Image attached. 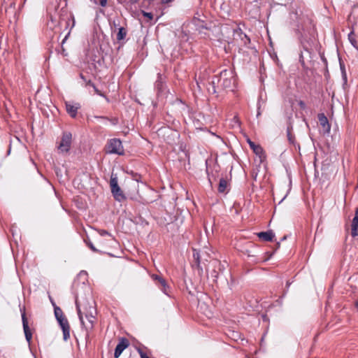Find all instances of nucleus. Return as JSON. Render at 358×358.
Here are the masks:
<instances>
[{
	"instance_id": "obj_28",
	"label": "nucleus",
	"mask_w": 358,
	"mask_h": 358,
	"mask_svg": "<svg viewBox=\"0 0 358 358\" xmlns=\"http://www.w3.org/2000/svg\"><path fill=\"white\" fill-rule=\"evenodd\" d=\"M71 21H72V24H71V28L74 26L75 24V21H74V18L73 17H69L66 22V27H68L70 24V22Z\"/></svg>"
},
{
	"instance_id": "obj_5",
	"label": "nucleus",
	"mask_w": 358,
	"mask_h": 358,
	"mask_svg": "<svg viewBox=\"0 0 358 358\" xmlns=\"http://www.w3.org/2000/svg\"><path fill=\"white\" fill-rule=\"evenodd\" d=\"M129 345V341L126 338H121L115 349L114 357L115 358L119 357Z\"/></svg>"
},
{
	"instance_id": "obj_8",
	"label": "nucleus",
	"mask_w": 358,
	"mask_h": 358,
	"mask_svg": "<svg viewBox=\"0 0 358 358\" xmlns=\"http://www.w3.org/2000/svg\"><path fill=\"white\" fill-rule=\"evenodd\" d=\"M111 192L115 199L119 202L123 201L126 199V196L119 185L111 188Z\"/></svg>"
},
{
	"instance_id": "obj_27",
	"label": "nucleus",
	"mask_w": 358,
	"mask_h": 358,
	"mask_svg": "<svg viewBox=\"0 0 358 358\" xmlns=\"http://www.w3.org/2000/svg\"><path fill=\"white\" fill-rule=\"evenodd\" d=\"M87 245L93 251V252H98V250L94 246L93 243L90 241H85Z\"/></svg>"
},
{
	"instance_id": "obj_23",
	"label": "nucleus",
	"mask_w": 358,
	"mask_h": 358,
	"mask_svg": "<svg viewBox=\"0 0 358 358\" xmlns=\"http://www.w3.org/2000/svg\"><path fill=\"white\" fill-rule=\"evenodd\" d=\"M63 338L64 341H67L70 338V329H63Z\"/></svg>"
},
{
	"instance_id": "obj_19",
	"label": "nucleus",
	"mask_w": 358,
	"mask_h": 358,
	"mask_svg": "<svg viewBox=\"0 0 358 358\" xmlns=\"http://www.w3.org/2000/svg\"><path fill=\"white\" fill-rule=\"evenodd\" d=\"M161 290L166 295H169V286L166 284V280H164V283H161Z\"/></svg>"
},
{
	"instance_id": "obj_14",
	"label": "nucleus",
	"mask_w": 358,
	"mask_h": 358,
	"mask_svg": "<svg viewBox=\"0 0 358 358\" xmlns=\"http://www.w3.org/2000/svg\"><path fill=\"white\" fill-rule=\"evenodd\" d=\"M227 188V181L224 178H221L219 182L218 192L225 193Z\"/></svg>"
},
{
	"instance_id": "obj_3",
	"label": "nucleus",
	"mask_w": 358,
	"mask_h": 358,
	"mask_svg": "<svg viewBox=\"0 0 358 358\" xmlns=\"http://www.w3.org/2000/svg\"><path fill=\"white\" fill-rule=\"evenodd\" d=\"M106 152L109 154L123 155L124 149L122 141L117 138L110 139L106 146Z\"/></svg>"
},
{
	"instance_id": "obj_11",
	"label": "nucleus",
	"mask_w": 358,
	"mask_h": 358,
	"mask_svg": "<svg viewBox=\"0 0 358 358\" xmlns=\"http://www.w3.org/2000/svg\"><path fill=\"white\" fill-rule=\"evenodd\" d=\"M351 228V235L353 237L358 236V208L355 210V217L352 219Z\"/></svg>"
},
{
	"instance_id": "obj_40",
	"label": "nucleus",
	"mask_w": 358,
	"mask_h": 358,
	"mask_svg": "<svg viewBox=\"0 0 358 358\" xmlns=\"http://www.w3.org/2000/svg\"><path fill=\"white\" fill-rule=\"evenodd\" d=\"M62 52H63V55H64V56H66V54H65V50H64V49H63Z\"/></svg>"
},
{
	"instance_id": "obj_15",
	"label": "nucleus",
	"mask_w": 358,
	"mask_h": 358,
	"mask_svg": "<svg viewBox=\"0 0 358 358\" xmlns=\"http://www.w3.org/2000/svg\"><path fill=\"white\" fill-rule=\"evenodd\" d=\"M127 31L126 29H124V27H120L118 29V32L117 34V40L120 41L124 39V38L127 36Z\"/></svg>"
},
{
	"instance_id": "obj_10",
	"label": "nucleus",
	"mask_w": 358,
	"mask_h": 358,
	"mask_svg": "<svg viewBox=\"0 0 358 358\" xmlns=\"http://www.w3.org/2000/svg\"><path fill=\"white\" fill-rule=\"evenodd\" d=\"M248 143L250 145V148L253 150V152L258 155L259 157L264 156V150L259 145H256L253 141L250 139H248Z\"/></svg>"
},
{
	"instance_id": "obj_38",
	"label": "nucleus",
	"mask_w": 358,
	"mask_h": 358,
	"mask_svg": "<svg viewBox=\"0 0 358 358\" xmlns=\"http://www.w3.org/2000/svg\"><path fill=\"white\" fill-rule=\"evenodd\" d=\"M213 273H215V275L214 277L217 278V272L215 271H213Z\"/></svg>"
},
{
	"instance_id": "obj_18",
	"label": "nucleus",
	"mask_w": 358,
	"mask_h": 358,
	"mask_svg": "<svg viewBox=\"0 0 358 358\" xmlns=\"http://www.w3.org/2000/svg\"><path fill=\"white\" fill-rule=\"evenodd\" d=\"M54 313H55V316L57 320L64 317V315H63V312H62V309L58 306H55Z\"/></svg>"
},
{
	"instance_id": "obj_36",
	"label": "nucleus",
	"mask_w": 358,
	"mask_h": 358,
	"mask_svg": "<svg viewBox=\"0 0 358 358\" xmlns=\"http://www.w3.org/2000/svg\"><path fill=\"white\" fill-rule=\"evenodd\" d=\"M70 34V31L67 33V34L65 36L64 40L62 41V43H64L65 42V41L66 40V38H68V36H69Z\"/></svg>"
},
{
	"instance_id": "obj_29",
	"label": "nucleus",
	"mask_w": 358,
	"mask_h": 358,
	"mask_svg": "<svg viewBox=\"0 0 358 358\" xmlns=\"http://www.w3.org/2000/svg\"><path fill=\"white\" fill-rule=\"evenodd\" d=\"M99 234L101 236H111V234L108 231L104 230V229L99 230Z\"/></svg>"
},
{
	"instance_id": "obj_34",
	"label": "nucleus",
	"mask_w": 358,
	"mask_h": 358,
	"mask_svg": "<svg viewBox=\"0 0 358 358\" xmlns=\"http://www.w3.org/2000/svg\"><path fill=\"white\" fill-rule=\"evenodd\" d=\"M287 137H288V139H289V142L292 143V136L290 134L289 131L287 132Z\"/></svg>"
},
{
	"instance_id": "obj_1",
	"label": "nucleus",
	"mask_w": 358,
	"mask_h": 358,
	"mask_svg": "<svg viewBox=\"0 0 358 358\" xmlns=\"http://www.w3.org/2000/svg\"><path fill=\"white\" fill-rule=\"evenodd\" d=\"M236 85L234 72L231 69H224L213 78L210 83L211 88H208V92L215 94L222 90L234 91Z\"/></svg>"
},
{
	"instance_id": "obj_30",
	"label": "nucleus",
	"mask_w": 358,
	"mask_h": 358,
	"mask_svg": "<svg viewBox=\"0 0 358 358\" xmlns=\"http://www.w3.org/2000/svg\"><path fill=\"white\" fill-rule=\"evenodd\" d=\"M138 352L140 354L141 358H149L147 355L143 352L141 349H138Z\"/></svg>"
},
{
	"instance_id": "obj_9",
	"label": "nucleus",
	"mask_w": 358,
	"mask_h": 358,
	"mask_svg": "<svg viewBox=\"0 0 358 358\" xmlns=\"http://www.w3.org/2000/svg\"><path fill=\"white\" fill-rule=\"evenodd\" d=\"M80 108V104H72L69 102H66V109L68 114L73 118L77 115L78 110Z\"/></svg>"
},
{
	"instance_id": "obj_13",
	"label": "nucleus",
	"mask_w": 358,
	"mask_h": 358,
	"mask_svg": "<svg viewBox=\"0 0 358 358\" xmlns=\"http://www.w3.org/2000/svg\"><path fill=\"white\" fill-rule=\"evenodd\" d=\"M257 235L259 238L265 241H272L275 236L272 231L259 232Z\"/></svg>"
},
{
	"instance_id": "obj_7",
	"label": "nucleus",
	"mask_w": 358,
	"mask_h": 358,
	"mask_svg": "<svg viewBox=\"0 0 358 358\" xmlns=\"http://www.w3.org/2000/svg\"><path fill=\"white\" fill-rule=\"evenodd\" d=\"M318 120L320 125L322 127L323 129V132L324 134H328L330 131V124L329 123V120L327 117L325 116L324 113H320L318 115Z\"/></svg>"
},
{
	"instance_id": "obj_26",
	"label": "nucleus",
	"mask_w": 358,
	"mask_h": 358,
	"mask_svg": "<svg viewBox=\"0 0 358 358\" xmlns=\"http://www.w3.org/2000/svg\"><path fill=\"white\" fill-rule=\"evenodd\" d=\"M89 85H90L93 87L94 92L96 94H98L101 96L105 97V95L100 90H99L93 83H91V82H89Z\"/></svg>"
},
{
	"instance_id": "obj_31",
	"label": "nucleus",
	"mask_w": 358,
	"mask_h": 358,
	"mask_svg": "<svg viewBox=\"0 0 358 358\" xmlns=\"http://www.w3.org/2000/svg\"><path fill=\"white\" fill-rule=\"evenodd\" d=\"M99 3L102 6L105 7L107 4V0H99Z\"/></svg>"
},
{
	"instance_id": "obj_37",
	"label": "nucleus",
	"mask_w": 358,
	"mask_h": 358,
	"mask_svg": "<svg viewBox=\"0 0 358 358\" xmlns=\"http://www.w3.org/2000/svg\"><path fill=\"white\" fill-rule=\"evenodd\" d=\"M355 307L358 309V299L355 301Z\"/></svg>"
},
{
	"instance_id": "obj_21",
	"label": "nucleus",
	"mask_w": 358,
	"mask_h": 358,
	"mask_svg": "<svg viewBox=\"0 0 358 358\" xmlns=\"http://www.w3.org/2000/svg\"><path fill=\"white\" fill-rule=\"evenodd\" d=\"M117 185H118L117 178L116 176L112 175L110 180V189Z\"/></svg>"
},
{
	"instance_id": "obj_6",
	"label": "nucleus",
	"mask_w": 358,
	"mask_h": 358,
	"mask_svg": "<svg viewBox=\"0 0 358 358\" xmlns=\"http://www.w3.org/2000/svg\"><path fill=\"white\" fill-rule=\"evenodd\" d=\"M22 320L23 329H24L26 340L27 341L28 343H30L31 338H32V334H31V330L29 327L28 320L26 317V314H25L24 311H23V313H22Z\"/></svg>"
},
{
	"instance_id": "obj_25",
	"label": "nucleus",
	"mask_w": 358,
	"mask_h": 358,
	"mask_svg": "<svg viewBox=\"0 0 358 358\" xmlns=\"http://www.w3.org/2000/svg\"><path fill=\"white\" fill-rule=\"evenodd\" d=\"M340 66H341V70L342 72L343 78L345 80V82H346L347 81V75H346L345 66L341 63H340Z\"/></svg>"
},
{
	"instance_id": "obj_2",
	"label": "nucleus",
	"mask_w": 358,
	"mask_h": 358,
	"mask_svg": "<svg viewBox=\"0 0 358 358\" xmlns=\"http://www.w3.org/2000/svg\"><path fill=\"white\" fill-rule=\"evenodd\" d=\"M76 308L78 310V315L79 319H80V322L83 324V326L85 327V329L87 331L89 330L92 329L94 322L95 320V317L94 316V313H95L96 311H95L94 308H90V310L89 312L85 313V319H84L83 312L80 310L79 303L77 300L76 301Z\"/></svg>"
},
{
	"instance_id": "obj_4",
	"label": "nucleus",
	"mask_w": 358,
	"mask_h": 358,
	"mask_svg": "<svg viewBox=\"0 0 358 358\" xmlns=\"http://www.w3.org/2000/svg\"><path fill=\"white\" fill-rule=\"evenodd\" d=\"M72 143V134L70 131L63 132L62 139L57 148L61 153H68Z\"/></svg>"
},
{
	"instance_id": "obj_16",
	"label": "nucleus",
	"mask_w": 358,
	"mask_h": 358,
	"mask_svg": "<svg viewBox=\"0 0 358 358\" xmlns=\"http://www.w3.org/2000/svg\"><path fill=\"white\" fill-rule=\"evenodd\" d=\"M57 320L58 321L62 330L66 329H70L69 322L65 317Z\"/></svg>"
},
{
	"instance_id": "obj_20",
	"label": "nucleus",
	"mask_w": 358,
	"mask_h": 358,
	"mask_svg": "<svg viewBox=\"0 0 358 358\" xmlns=\"http://www.w3.org/2000/svg\"><path fill=\"white\" fill-rule=\"evenodd\" d=\"M193 257L198 266V267L199 266V264H200V262H201V257H200V254L199 252L196 250H194V252H193Z\"/></svg>"
},
{
	"instance_id": "obj_35",
	"label": "nucleus",
	"mask_w": 358,
	"mask_h": 358,
	"mask_svg": "<svg viewBox=\"0 0 358 358\" xmlns=\"http://www.w3.org/2000/svg\"><path fill=\"white\" fill-rule=\"evenodd\" d=\"M173 0H162V3H170L171 1H173Z\"/></svg>"
},
{
	"instance_id": "obj_17",
	"label": "nucleus",
	"mask_w": 358,
	"mask_h": 358,
	"mask_svg": "<svg viewBox=\"0 0 358 358\" xmlns=\"http://www.w3.org/2000/svg\"><path fill=\"white\" fill-rule=\"evenodd\" d=\"M348 39H349L350 43L352 44V45L355 48L358 49L357 42V40L355 39V34H354L353 31L350 32V34H348Z\"/></svg>"
},
{
	"instance_id": "obj_33",
	"label": "nucleus",
	"mask_w": 358,
	"mask_h": 358,
	"mask_svg": "<svg viewBox=\"0 0 358 358\" xmlns=\"http://www.w3.org/2000/svg\"><path fill=\"white\" fill-rule=\"evenodd\" d=\"M299 105L300 106V107H301V108H305V106H306L305 103H304L303 101H301L299 103Z\"/></svg>"
},
{
	"instance_id": "obj_41",
	"label": "nucleus",
	"mask_w": 358,
	"mask_h": 358,
	"mask_svg": "<svg viewBox=\"0 0 358 358\" xmlns=\"http://www.w3.org/2000/svg\"><path fill=\"white\" fill-rule=\"evenodd\" d=\"M286 196H287V194L285 196H283V198L282 199L281 201H282L285 199Z\"/></svg>"
},
{
	"instance_id": "obj_32",
	"label": "nucleus",
	"mask_w": 358,
	"mask_h": 358,
	"mask_svg": "<svg viewBox=\"0 0 358 358\" xmlns=\"http://www.w3.org/2000/svg\"><path fill=\"white\" fill-rule=\"evenodd\" d=\"M144 16H146L150 19L152 18V15L151 13H144Z\"/></svg>"
},
{
	"instance_id": "obj_22",
	"label": "nucleus",
	"mask_w": 358,
	"mask_h": 358,
	"mask_svg": "<svg viewBox=\"0 0 358 358\" xmlns=\"http://www.w3.org/2000/svg\"><path fill=\"white\" fill-rule=\"evenodd\" d=\"M155 87L159 90L160 91L162 90V81L161 80V76L160 74H158V79L155 82Z\"/></svg>"
},
{
	"instance_id": "obj_24",
	"label": "nucleus",
	"mask_w": 358,
	"mask_h": 358,
	"mask_svg": "<svg viewBox=\"0 0 358 358\" xmlns=\"http://www.w3.org/2000/svg\"><path fill=\"white\" fill-rule=\"evenodd\" d=\"M152 278L154 280L157 281L159 285L162 282L164 283L165 280L159 275H152Z\"/></svg>"
},
{
	"instance_id": "obj_39",
	"label": "nucleus",
	"mask_w": 358,
	"mask_h": 358,
	"mask_svg": "<svg viewBox=\"0 0 358 358\" xmlns=\"http://www.w3.org/2000/svg\"><path fill=\"white\" fill-rule=\"evenodd\" d=\"M96 118L104 119V117H95Z\"/></svg>"
},
{
	"instance_id": "obj_12",
	"label": "nucleus",
	"mask_w": 358,
	"mask_h": 358,
	"mask_svg": "<svg viewBox=\"0 0 358 358\" xmlns=\"http://www.w3.org/2000/svg\"><path fill=\"white\" fill-rule=\"evenodd\" d=\"M192 23L194 25L196 30H197L199 33H202L203 29H207L206 24L200 19L197 17H194L192 20Z\"/></svg>"
}]
</instances>
